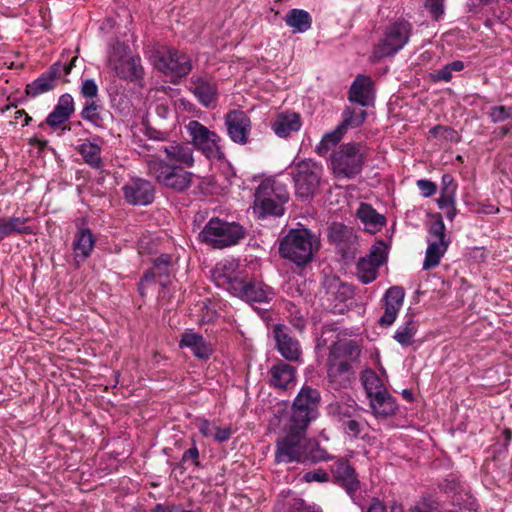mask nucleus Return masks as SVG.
<instances>
[{
	"mask_svg": "<svg viewBox=\"0 0 512 512\" xmlns=\"http://www.w3.org/2000/svg\"><path fill=\"white\" fill-rule=\"evenodd\" d=\"M361 348L354 340L334 343L327 358V378L330 385L338 390L347 388L355 378L354 364L359 362Z\"/></svg>",
	"mask_w": 512,
	"mask_h": 512,
	"instance_id": "1",
	"label": "nucleus"
},
{
	"mask_svg": "<svg viewBox=\"0 0 512 512\" xmlns=\"http://www.w3.org/2000/svg\"><path fill=\"white\" fill-rule=\"evenodd\" d=\"M330 153L328 165L338 178L353 179L359 175L367 159V147L359 142L339 145Z\"/></svg>",
	"mask_w": 512,
	"mask_h": 512,
	"instance_id": "2",
	"label": "nucleus"
},
{
	"mask_svg": "<svg viewBox=\"0 0 512 512\" xmlns=\"http://www.w3.org/2000/svg\"><path fill=\"white\" fill-rule=\"evenodd\" d=\"M318 248L319 241L309 229H291L280 241L279 254L297 266H305Z\"/></svg>",
	"mask_w": 512,
	"mask_h": 512,
	"instance_id": "3",
	"label": "nucleus"
},
{
	"mask_svg": "<svg viewBox=\"0 0 512 512\" xmlns=\"http://www.w3.org/2000/svg\"><path fill=\"white\" fill-rule=\"evenodd\" d=\"M246 229L237 222L211 218L199 233V240L214 249L237 245L246 237Z\"/></svg>",
	"mask_w": 512,
	"mask_h": 512,
	"instance_id": "4",
	"label": "nucleus"
},
{
	"mask_svg": "<svg viewBox=\"0 0 512 512\" xmlns=\"http://www.w3.org/2000/svg\"><path fill=\"white\" fill-rule=\"evenodd\" d=\"M289 193L284 183L276 179L263 180L256 189L254 211L259 218L281 216Z\"/></svg>",
	"mask_w": 512,
	"mask_h": 512,
	"instance_id": "5",
	"label": "nucleus"
},
{
	"mask_svg": "<svg viewBox=\"0 0 512 512\" xmlns=\"http://www.w3.org/2000/svg\"><path fill=\"white\" fill-rule=\"evenodd\" d=\"M147 173L162 186L183 192L192 185L193 173L160 158L147 160Z\"/></svg>",
	"mask_w": 512,
	"mask_h": 512,
	"instance_id": "6",
	"label": "nucleus"
},
{
	"mask_svg": "<svg viewBox=\"0 0 512 512\" xmlns=\"http://www.w3.org/2000/svg\"><path fill=\"white\" fill-rule=\"evenodd\" d=\"M366 110L347 106L342 112V120L334 130L325 133L320 142L315 146V152L325 157L341 142L348 129L358 128L363 125L367 118Z\"/></svg>",
	"mask_w": 512,
	"mask_h": 512,
	"instance_id": "7",
	"label": "nucleus"
},
{
	"mask_svg": "<svg viewBox=\"0 0 512 512\" xmlns=\"http://www.w3.org/2000/svg\"><path fill=\"white\" fill-rule=\"evenodd\" d=\"M412 29V24L403 18L391 21L386 26L382 39L374 48V57L380 60L398 53L409 42Z\"/></svg>",
	"mask_w": 512,
	"mask_h": 512,
	"instance_id": "8",
	"label": "nucleus"
},
{
	"mask_svg": "<svg viewBox=\"0 0 512 512\" xmlns=\"http://www.w3.org/2000/svg\"><path fill=\"white\" fill-rule=\"evenodd\" d=\"M320 399L317 389L303 386L294 399L289 426L307 430L311 421L318 416Z\"/></svg>",
	"mask_w": 512,
	"mask_h": 512,
	"instance_id": "9",
	"label": "nucleus"
},
{
	"mask_svg": "<svg viewBox=\"0 0 512 512\" xmlns=\"http://www.w3.org/2000/svg\"><path fill=\"white\" fill-rule=\"evenodd\" d=\"M290 170L296 195L301 198L313 196L320 184L322 166L311 159H305L294 162L290 166Z\"/></svg>",
	"mask_w": 512,
	"mask_h": 512,
	"instance_id": "10",
	"label": "nucleus"
},
{
	"mask_svg": "<svg viewBox=\"0 0 512 512\" xmlns=\"http://www.w3.org/2000/svg\"><path fill=\"white\" fill-rule=\"evenodd\" d=\"M186 131L191 138L193 147L207 159L223 160L225 158L221 137L214 131L209 130L197 120L189 121L186 125Z\"/></svg>",
	"mask_w": 512,
	"mask_h": 512,
	"instance_id": "11",
	"label": "nucleus"
},
{
	"mask_svg": "<svg viewBox=\"0 0 512 512\" xmlns=\"http://www.w3.org/2000/svg\"><path fill=\"white\" fill-rule=\"evenodd\" d=\"M306 430L289 426L285 435L276 441V463H303L306 445Z\"/></svg>",
	"mask_w": 512,
	"mask_h": 512,
	"instance_id": "12",
	"label": "nucleus"
},
{
	"mask_svg": "<svg viewBox=\"0 0 512 512\" xmlns=\"http://www.w3.org/2000/svg\"><path fill=\"white\" fill-rule=\"evenodd\" d=\"M388 247L383 242L372 245L370 252L357 262L356 274L362 284H369L376 280L379 268L386 262Z\"/></svg>",
	"mask_w": 512,
	"mask_h": 512,
	"instance_id": "13",
	"label": "nucleus"
},
{
	"mask_svg": "<svg viewBox=\"0 0 512 512\" xmlns=\"http://www.w3.org/2000/svg\"><path fill=\"white\" fill-rule=\"evenodd\" d=\"M429 235L432 239L429 240L426 249L423 262L424 270H430L438 266L449 245V240L446 239L445 235V225L441 219L431 225Z\"/></svg>",
	"mask_w": 512,
	"mask_h": 512,
	"instance_id": "14",
	"label": "nucleus"
},
{
	"mask_svg": "<svg viewBox=\"0 0 512 512\" xmlns=\"http://www.w3.org/2000/svg\"><path fill=\"white\" fill-rule=\"evenodd\" d=\"M171 256L162 254L153 262V267L146 271L138 284V292L142 297L146 296L147 289L156 282L166 289L170 285Z\"/></svg>",
	"mask_w": 512,
	"mask_h": 512,
	"instance_id": "15",
	"label": "nucleus"
},
{
	"mask_svg": "<svg viewBox=\"0 0 512 512\" xmlns=\"http://www.w3.org/2000/svg\"><path fill=\"white\" fill-rule=\"evenodd\" d=\"M328 238L343 259L354 257L357 249V236L352 228L342 223H333L329 227Z\"/></svg>",
	"mask_w": 512,
	"mask_h": 512,
	"instance_id": "16",
	"label": "nucleus"
},
{
	"mask_svg": "<svg viewBox=\"0 0 512 512\" xmlns=\"http://www.w3.org/2000/svg\"><path fill=\"white\" fill-rule=\"evenodd\" d=\"M273 336L279 354L289 362H298L302 357V348L298 339L292 336L291 330L284 324H275Z\"/></svg>",
	"mask_w": 512,
	"mask_h": 512,
	"instance_id": "17",
	"label": "nucleus"
},
{
	"mask_svg": "<svg viewBox=\"0 0 512 512\" xmlns=\"http://www.w3.org/2000/svg\"><path fill=\"white\" fill-rule=\"evenodd\" d=\"M125 201L134 206H146L155 198L153 184L142 178H131L122 188Z\"/></svg>",
	"mask_w": 512,
	"mask_h": 512,
	"instance_id": "18",
	"label": "nucleus"
},
{
	"mask_svg": "<svg viewBox=\"0 0 512 512\" xmlns=\"http://www.w3.org/2000/svg\"><path fill=\"white\" fill-rule=\"evenodd\" d=\"M227 134L236 144L245 145L251 132V120L242 110L229 111L224 117Z\"/></svg>",
	"mask_w": 512,
	"mask_h": 512,
	"instance_id": "19",
	"label": "nucleus"
},
{
	"mask_svg": "<svg viewBox=\"0 0 512 512\" xmlns=\"http://www.w3.org/2000/svg\"><path fill=\"white\" fill-rule=\"evenodd\" d=\"M232 295L250 303H265L272 299L274 293L269 286L262 282L246 281L241 278L239 282H236Z\"/></svg>",
	"mask_w": 512,
	"mask_h": 512,
	"instance_id": "20",
	"label": "nucleus"
},
{
	"mask_svg": "<svg viewBox=\"0 0 512 512\" xmlns=\"http://www.w3.org/2000/svg\"><path fill=\"white\" fill-rule=\"evenodd\" d=\"M348 100L361 107L372 105L375 100L374 83L369 76L359 74L350 86Z\"/></svg>",
	"mask_w": 512,
	"mask_h": 512,
	"instance_id": "21",
	"label": "nucleus"
},
{
	"mask_svg": "<svg viewBox=\"0 0 512 512\" xmlns=\"http://www.w3.org/2000/svg\"><path fill=\"white\" fill-rule=\"evenodd\" d=\"M145 55L150 64H191L184 54L162 44L148 45Z\"/></svg>",
	"mask_w": 512,
	"mask_h": 512,
	"instance_id": "22",
	"label": "nucleus"
},
{
	"mask_svg": "<svg viewBox=\"0 0 512 512\" xmlns=\"http://www.w3.org/2000/svg\"><path fill=\"white\" fill-rule=\"evenodd\" d=\"M331 472L335 482L343 486L348 494L352 495L359 489L360 482L355 469L347 459H337L331 467Z\"/></svg>",
	"mask_w": 512,
	"mask_h": 512,
	"instance_id": "23",
	"label": "nucleus"
},
{
	"mask_svg": "<svg viewBox=\"0 0 512 512\" xmlns=\"http://www.w3.org/2000/svg\"><path fill=\"white\" fill-rule=\"evenodd\" d=\"M236 268L237 264L233 260L220 261L212 269L211 279L218 287L232 294L236 282H239L241 279L237 275Z\"/></svg>",
	"mask_w": 512,
	"mask_h": 512,
	"instance_id": "24",
	"label": "nucleus"
},
{
	"mask_svg": "<svg viewBox=\"0 0 512 512\" xmlns=\"http://www.w3.org/2000/svg\"><path fill=\"white\" fill-rule=\"evenodd\" d=\"M404 296L405 292L400 286H392L385 292L383 297L385 310L379 319L381 326H390L395 322L403 305Z\"/></svg>",
	"mask_w": 512,
	"mask_h": 512,
	"instance_id": "25",
	"label": "nucleus"
},
{
	"mask_svg": "<svg viewBox=\"0 0 512 512\" xmlns=\"http://www.w3.org/2000/svg\"><path fill=\"white\" fill-rule=\"evenodd\" d=\"M175 166L191 168L194 165V150L189 143L172 141L160 149Z\"/></svg>",
	"mask_w": 512,
	"mask_h": 512,
	"instance_id": "26",
	"label": "nucleus"
},
{
	"mask_svg": "<svg viewBox=\"0 0 512 512\" xmlns=\"http://www.w3.org/2000/svg\"><path fill=\"white\" fill-rule=\"evenodd\" d=\"M190 90L204 107H210L217 100V84L202 76H192Z\"/></svg>",
	"mask_w": 512,
	"mask_h": 512,
	"instance_id": "27",
	"label": "nucleus"
},
{
	"mask_svg": "<svg viewBox=\"0 0 512 512\" xmlns=\"http://www.w3.org/2000/svg\"><path fill=\"white\" fill-rule=\"evenodd\" d=\"M180 348L191 349L193 355L198 359H208L212 353V345L204 337L192 330H186L179 341Z\"/></svg>",
	"mask_w": 512,
	"mask_h": 512,
	"instance_id": "28",
	"label": "nucleus"
},
{
	"mask_svg": "<svg viewBox=\"0 0 512 512\" xmlns=\"http://www.w3.org/2000/svg\"><path fill=\"white\" fill-rule=\"evenodd\" d=\"M270 385L274 388L278 389H287L291 384L295 382L296 378V370L295 368L285 363L281 360H278L271 368H270Z\"/></svg>",
	"mask_w": 512,
	"mask_h": 512,
	"instance_id": "29",
	"label": "nucleus"
},
{
	"mask_svg": "<svg viewBox=\"0 0 512 512\" xmlns=\"http://www.w3.org/2000/svg\"><path fill=\"white\" fill-rule=\"evenodd\" d=\"M58 80V70L51 68L42 73L37 79L27 84L25 92L30 97H37L41 94L54 90L58 84Z\"/></svg>",
	"mask_w": 512,
	"mask_h": 512,
	"instance_id": "30",
	"label": "nucleus"
},
{
	"mask_svg": "<svg viewBox=\"0 0 512 512\" xmlns=\"http://www.w3.org/2000/svg\"><path fill=\"white\" fill-rule=\"evenodd\" d=\"M301 126L300 115L291 111L279 113L271 125L274 133L281 138H286L292 132L299 131Z\"/></svg>",
	"mask_w": 512,
	"mask_h": 512,
	"instance_id": "31",
	"label": "nucleus"
},
{
	"mask_svg": "<svg viewBox=\"0 0 512 512\" xmlns=\"http://www.w3.org/2000/svg\"><path fill=\"white\" fill-rule=\"evenodd\" d=\"M107 58L108 64H136L140 61L138 56L132 54L130 46L119 40H113L108 44Z\"/></svg>",
	"mask_w": 512,
	"mask_h": 512,
	"instance_id": "32",
	"label": "nucleus"
},
{
	"mask_svg": "<svg viewBox=\"0 0 512 512\" xmlns=\"http://www.w3.org/2000/svg\"><path fill=\"white\" fill-rule=\"evenodd\" d=\"M95 242V237L89 228L80 229L73 241L75 259H80L81 261L87 259L95 246Z\"/></svg>",
	"mask_w": 512,
	"mask_h": 512,
	"instance_id": "33",
	"label": "nucleus"
},
{
	"mask_svg": "<svg viewBox=\"0 0 512 512\" xmlns=\"http://www.w3.org/2000/svg\"><path fill=\"white\" fill-rule=\"evenodd\" d=\"M28 221V217L0 218V240L13 234H33L34 229L25 225Z\"/></svg>",
	"mask_w": 512,
	"mask_h": 512,
	"instance_id": "34",
	"label": "nucleus"
},
{
	"mask_svg": "<svg viewBox=\"0 0 512 512\" xmlns=\"http://www.w3.org/2000/svg\"><path fill=\"white\" fill-rule=\"evenodd\" d=\"M418 328L419 323L414 319V316L406 315L403 323L396 329L393 339L402 347H408L413 344Z\"/></svg>",
	"mask_w": 512,
	"mask_h": 512,
	"instance_id": "35",
	"label": "nucleus"
},
{
	"mask_svg": "<svg viewBox=\"0 0 512 512\" xmlns=\"http://www.w3.org/2000/svg\"><path fill=\"white\" fill-rule=\"evenodd\" d=\"M370 405L376 416L388 417L396 413L398 406L394 397L388 391L378 392V394L370 398Z\"/></svg>",
	"mask_w": 512,
	"mask_h": 512,
	"instance_id": "36",
	"label": "nucleus"
},
{
	"mask_svg": "<svg viewBox=\"0 0 512 512\" xmlns=\"http://www.w3.org/2000/svg\"><path fill=\"white\" fill-rule=\"evenodd\" d=\"M359 408L355 400L336 401L328 406V413L339 423H343L358 415Z\"/></svg>",
	"mask_w": 512,
	"mask_h": 512,
	"instance_id": "37",
	"label": "nucleus"
},
{
	"mask_svg": "<svg viewBox=\"0 0 512 512\" xmlns=\"http://www.w3.org/2000/svg\"><path fill=\"white\" fill-rule=\"evenodd\" d=\"M357 216L371 232L381 229L386 223L385 217L366 203H361L357 210Z\"/></svg>",
	"mask_w": 512,
	"mask_h": 512,
	"instance_id": "38",
	"label": "nucleus"
},
{
	"mask_svg": "<svg viewBox=\"0 0 512 512\" xmlns=\"http://www.w3.org/2000/svg\"><path fill=\"white\" fill-rule=\"evenodd\" d=\"M285 22L294 32L304 33L311 28L312 17L306 10L294 8L287 13Z\"/></svg>",
	"mask_w": 512,
	"mask_h": 512,
	"instance_id": "39",
	"label": "nucleus"
},
{
	"mask_svg": "<svg viewBox=\"0 0 512 512\" xmlns=\"http://www.w3.org/2000/svg\"><path fill=\"white\" fill-rule=\"evenodd\" d=\"M305 463L317 464L320 462H326L331 460L333 457L328 451L323 448L320 443L311 438L306 439L305 452H304Z\"/></svg>",
	"mask_w": 512,
	"mask_h": 512,
	"instance_id": "40",
	"label": "nucleus"
},
{
	"mask_svg": "<svg viewBox=\"0 0 512 512\" xmlns=\"http://www.w3.org/2000/svg\"><path fill=\"white\" fill-rule=\"evenodd\" d=\"M360 379L369 399L376 396L378 392L386 391L382 380L372 369L363 370Z\"/></svg>",
	"mask_w": 512,
	"mask_h": 512,
	"instance_id": "41",
	"label": "nucleus"
},
{
	"mask_svg": "<svg viewBox=\"0 0 512 512\" xmlns=\"http://www.w3.org/2000/svg\"><path fill=\"white\" fill-rule=\"evenodd\" d=\"M102 106L97 100L86 101L80 113L83 120L90 122L93 126L102 128L104 126V119L100 114Z\"/></svg>",
	"mask_w": 512,
	"mask_h": 512,
	"instance_id": "42",
	"label": "nucleus"
},
{
	"mask_svg": "<svg viewBox=\"0 0 512 512\" xmlns=\"http://www.w3.org/2000/svg\"><path fill=\"white\" fill-rule=\"evenodd\" d=\"M78 152L83 157L84 161L93 168H100L102 159L100 156L101 148L99 145L86 141L79 145Z\"/></svg>",
	"mask_w": 512,
	"mask_h": 512,
	"instance_id": "43",
	"label": "nucleus"
},
{
	"mask_svg": "<svg viewBox=\"0 0 512 512\" xmlns=\"http://www.w3.org/2000/svg\"><path fill=\"white\" fill-rule=\"evenodd\" d=\"M112 73L120 79L135 82L143 78L144 70L143 66H113Z\"/></svg>",
	"mask_w": 512,
	"mask_h": 512,
	"instance_id": "44",
	"label": "nucleus"
},
{
	"mask_svg": "<svg viewBox=\"0 0 512 512\" xmlns=\"http://www.w3.org/2000/svg\"><path fill=\"white\" fill-rule=\"evenodd\" d=\"M192 66H159L160 72L167 81L177 84L180 80L188 75Z\"/></svg>",
	"mask_w": 512,
	"mask_h": 512,
	"instance_id": "45",
	"label": "nucleus"
},
{
	"mask_svg": "<svg viewBox=\"0 0 512 512\" xmlns=\"http://www.w3.org/2000/svg\"><path fill=\"white\" fill-rule=\"evenodd\" d=\"M286 512H322V509L314 504H308L302 498L294 497L285 503Z\"/></svg>",
	"mask_w": 512,
	"mask_h": 512,
	"instance_id": "46",
	"label": "nucleus"
},
{
	"mask_svg": "<svg viewBox=\"0 0 512 512\" xmlns=\"http://www.w3.org/2000/svg\"><path fill=\"white\" fill-rule=\"evenodd\" d=\"M341 428L344 434L350 438L358 439L363 438L362 432L365 429V425L362 421L352 417L341 424Z\"/></svg>",
	"mask_w": 512,
	"mask_h": 512,
	"instance_id": "47",
	"label": "nucleus"
},
{
	"mask_svg": "<svg viewBox=\"0 0 512 512\" xmlns=\"http://www.w3.org/2000/svg\"><path fill=\"white\" fill-rule=\"evenodd\" d=\"M464 66H443L439 70H435L429 74V78L432 82H449L452 78V71H461Z\"/></svg>",
	"mask_w": 512,
	"mask_h": 512,
	"instance_id": "48",
	"label": "nucleus"
},
{
	"mask_svg": "<svg viewBox=\"0 0 512 512\" xmlns=\"http://www.w3.org/2000/svg\"><path fill=\"white\" fill-rule=\"evenodd\" d=\"M493 123L503 122L512 117V107L508 106H494L488 113Z\"/></svg>",
	"mask_w": 512,
	"mask_h": 512,
	"instance_id": "49",
	"label": "nucleus"
},
{
	"mask_svg": "<svg viewBox=\"0 0 512 512\" xmlns=\"http://www.w3.org/2000/svg\"><path fill=\"white\" fill-rule=\"evenodd\" d=\"M80 92L81 95L86 98V101H91L96 100L99 89L93 79H85L82 81Z\"/></svg>",
	"mask_w": 512,
	"mask_h": 512,
	"instance_id": "50",
	"label": "nucleus"
},
{
	"mask_svg": "<svg viewBox=\"0 0 512 512\" xmlns=\"http://www.w3.org/2000/svg\"><path fill=\"white\" fill-rule=\"evenodd\" d=\"M335 288L336 290L332 291V293L335 295V298L340 302H345L348 299H351L354 295V290L352 286L347 283L339 282Z\"/></svg>",
	"mask_w": 512,
	"mask_h": 512,
	"instance_id": "51",
	"label": "nucleus"
},
{
	"mask_svg": "<svg viewBox=\"0 0 512 512\" xmlns=\"http://www.w3.org/2000/svg\"><path fill=\"white\" fill-rule=\"evenodd\" d=\"M70 116L57 107L46 118V123L51 127H57L66 122Z\"/></svg>",
	"mask_w": 512,
	"mask_h": 512,
	"instance_id": "52",
	"label": "nucleus"
},
{
	"mask_svg": "<svg viewBox=\"0 0 512 512\" xmlns=\"http://www.w3.org/2000/svg\"><path fill=\"white\" fill-rule=\"evenodd\" d=\"M193 442V445L192 447H190L189 449H187L183 455H182V458H181V462L182 463H188L190 462L192 465L196 466V467H199L200 466V462H199V449L196 445V441L193 439L192 440Z\"/></svg>",
	"mask_w": 512,
	"mask_h": 512,
	"instance_id": "53",
	"label": "nucleus"
},
{
	"mask_svg": "<svg viewBox=\"0 0 512 512\" xmlns=\"http://www.w3.org/2000/svg\"><path fill=\"white\" fill-rule=\"evenodd\" d=\"M303 480L307 483L311 482H327L329 480V475L326 471L322 469H317L313 471H308L303 475Z\"/></svg>",
	"mask_w": 512,
	"mask_h": 512,
	"instance_id": "54",
	"label": "nucleus"
},
{
	"mask_svg": "<svg viewBox=\"0 0 512 512\" xmlns=\"http://www.w3.org/2000/svg\"><path fill=\"white\" fill-rule=\"evenodd\" d=\"M416 184L425 198L433 196L437 191V185L428 179H419Z\"/></svg>",
	"mask_w": 512,
	"mask_h": 512,
	"instance_id": "55",
	"label": "nucleus"
},
{
	"mask_svg": "<svg viewBox=\"0 0 512 512\" xmlns=\"http://www.w3.org/2000/svg\"><path fill=\"white\" fill-rule=\"evenodd\" d=\"M425 7L435 20H438L444 13L442 0H427Z\"/></svg>",
	"mask_w": 512,
	"mask_h": 512,
	"instance_id": "56",
	"label": "nucleus"
},
{
	"mask_svg": "<svg viewBox=\"0 0 512 512\" xmlns=\"http://www.w3.org/2000/svg\"><path fill=\"white\" fill-rule=\"evenodd\" d=\"M69 116L74 112V100L70 94H63L55 106Z\"/></svg>",
	"mask_w": 512,
	"mask_h": 512,
	"instance_id": "57",
	"label": "nucleus"
},
{
	"mask_svg": "<svg viewBox=\"0 0 512 512\" xmlns=\"http://www.w3.org/2000/svg\"><path fill=\"white\" fill-rule=\"evenodd\" d=\"M457 191V183L455 182L453 176L449 173H445L441 178V192L446 193H456Z\"/></svg>",
	"mask_w": 512,
	"mask_h": 512,
	"instance_id": "58",
	"label": "nucleus"
},
{
	"mask_svg": "<svg viewBox=\"0 0 512 512\" xmlns=\"http://www.w3.org/2000/svg\"><path fill=\"white\" fill-rule=\"evenodd\" d=\"M456 203V193L441 192L437 205L442 211Z\"/></svg>",
	"mask_w": 512,
	"mask_h": 512,
	"instance_id": "59",
	"label": "nucleus"
},
{
	"mask_svg": "<svg viewBox=\"0 0 512 512\" xmlns=\"http://www.w3.org/2000/svg\"><path fill=\"white\" fill-rule=\"evenodd\" d=\"M231 435H232L231 427H225V428L215 427L212 437L217 442L222 443V442L228 441L230 439Z\"/></svg>",
	"mask_w": 512,
	"mask_h": 512,
	"instance_id": "60",
	"label": "nucleus"
},
{
	"mask_svg": "<svg viewBox=\"0 0 512 512\" xmlns=\"http://www.w3.org/2000/svg\"><path fill=\"white\" fill-rule=\"evenodd\" d=\"M214 428L211 422L207 419L199 420V431L204 437H211L214 433Z\"/></svg>",
	"mask_w": 512,
	"mask_h": 512,
	"instance_id": "61",
	"label": "nucleus"
},
{
	"mask_svg": "<svg viewBox=\"0 0 512 512\" xmlns=\"http://www.w3.org/2000/svg\"><path fill=\"white\" fill-rule=\"evenodd\" d=\"M441 487L447 492H454L460 487V483L457 478L451 477L445 479L441 484Z\"/></svg>",
	"mask_w": 512,
	"mask_h": 512,
	"instance_id": "62",
	"label": "nucleus"
},
{
	"mask_svg": "<svg viewBox=\"0 0 512 512\" xmlns=\"http://www.w3.org/2000/svg\"><path fill=\"white\" fill-rule=\"evenodd\" d=\"M367 512H387V508L381 500L373 498L368 506Z\"/></svg>",
	"mask_w": 512,
	"mask_h": 512,
	"instance_id": "63",
	"label": "nucleus"
},
{
	"mask_svg": "<svg viewBox=\"0 0 512 512\" xmlns=\"http://www.w3.org/2000/svg\"><path fill=\"white\" fill-rule=\"evenodd\" d=\"M147 135L149 136L150 139L158 140V141H165V140H167V138L169 136V134L167 132L158 131L155 129H148Z\"/></svg>",
	"mask_w": 512,
	"mask_h": 512,
	"instance_id": "64",
	"label": "nucleus"
}]
</instances>
